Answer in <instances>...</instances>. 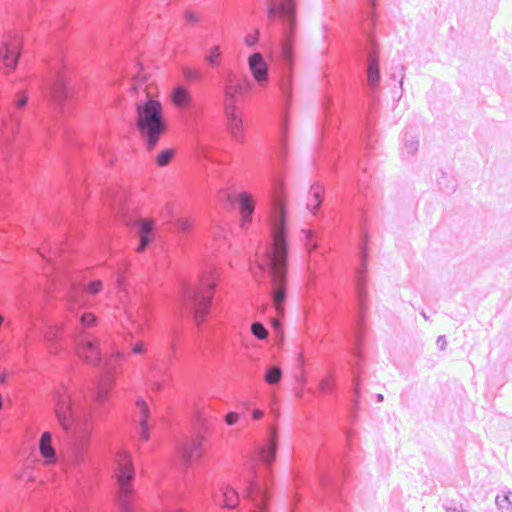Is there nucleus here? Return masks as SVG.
Masks as SVG:
<instances>
[{"mask_svg": "<svg viewBox=\"0 0 512 512\" xmlns=\"http://www.w3.org/2000/svg\"><path fill=\"white\" fill-rule=\"evenodd\" d=\"M27 102L28 97L22 92L18 93L14 103V110H22L25 108Z\"/></svg>", "mask_w": 512, "mask_h": 512, "instance_id": "obj_33", "label": "nucleus"}, {"mask_svg": "<svg viewBox=\"0 0 512 512\" xmlns=\"http://www.w3.org/2000/svg\"><path fill=\"white\" fill-rule=\"evenodd\" d=\"M191 435H185L175 446V465L182 477L184 488L178 487L171 492L161 491L160 512H244L238 509L239 492L228 484H219L217 488L208 476H203L206 455V434L209 422L203 411L194 405L190 412ZM278 449V431L267 427L265 438L253 442L244 458L238 488L251 504L245 512H269L272 497V465Z\"/></svg>", "mask_w": 512, "mask_h": 512, "instance_id": "obj_4", "label": "nucleus"}, {"mask_svg": "<svg viewBox=\"0 0 512 512\" xmlns=\"http://www.w3.org/2000/svg\"><path fill=\"white\" fill-rule=\"evenodd\" d=\"M219 272L213 265L207 266L193 283L184 277H178L175 291V305L179 314L190 318L197 329L205 333L209 318L216 313V292Z\"/></svg>", "mask_w": 512, "mask_h": 512, "instance_id": "obj_7", "label": "nucleus"}, {"mask_svg": "<svg viewBox=\"0 0 512 512\" xmlns=\"http://www.w3.org/2000/svg\"><path fill=\"white\" fill-rule=\"evenodd\" d=\"M22 38L18 33L10 35L0 49V70L12 71L16 68L21 53Z\"/></svg>", "mask_w": 512, "mask_h": 512, "instance_id": "obj_16", "label": "nucleus"}, {"mask_svg": "<svg viewBox=\"0 0 512 512\" xmlns=\"http://www.w3.org/2000/svg\"><path fill=\"white\" fill-rule=\"evenodd\" d=\"M130 235L135 230L138 237L136 250L143 252L146 249H156L157 245L163 246L165 239L157 229L156 222L144 218L134 217L130 210Z\"/></svg>", "mask_w": 512, "mask_h": 512, "instance_id": "obj_12", "label": "nucleus"}, {"mask_svg": "<svg viewBox=\"0 0 512 512\" xmlns=\"http://www.w3.org/2000/svg\"><path fill=\"white\" fill-rule=\"evenodd\" d=\"M444 509L446 512H464L462 505L453 502L444 504Z\"/></svg>", "mask_w": 512, "mask_h": 512, "instance_id": "obj_36", "label": "nucleus"}, {"mask_svg": "<svg viewBox=\"0 0 512 512\" xmlns=\"http://www.w3.org/2000/svg\"><path fill=\"white\" fill-rule=\"evenodd\" d=\"M384 400V396L382 394H377L376 395V401L377 402H382Z\"/></svg>", "mask_w": 512, "mask_h": 512, "instance_id": "obj_43", "label": "nucleus"}, {"mask_svg": "<svg viewBox=\"0 0 512 512\" xmlns=\"http://www.w3.org/2000/svg\"><path fill=\"white\" fill-rule=\"evenodd\" d=\"M142 85H143V83H135L132 75L130 74V88H129L130 97L132 96V94L138 93L139 90L142 89Z\"/></svg>", "mask_w": 512, "mask_h": 512, "instance_id": "obj_37", "label": "nucleus"}, {"mask_svg": "<svg viewBox=\"0 0 512 512\" xmlns=\"http://www.w3.org/2000/svg\"><path fill=\"white\" fill-rule=\"evenodd\" d=\"M272 326H273L276 330L281 331V327H280V325L277 323V321H276V320H273V321H272Z\"/></svg>", "mask_w": 512, "mask_h": 512, "instance_id": "obj_42", "label": "nucleus"}, {"mask_svg": "<svg viewBox=\"0 0 512 512\" xmlns=\"http://www.w3.org/2000/svg\"><path fill=\"white\" fill-rule=\"evenodd\" d=\"M182 77L187 84L190 83H199L204 79V74L201 70L184 66L181 69Z\"/></svg>", "mask_w": 512, "mask_h": 512, "instance_id": "obj_25", "label": "nucleus"}, {"mask_svg": "<svg viewBox=\"0 0 512 512\" xmlns=\"http://www.w3.org/2000/svg\"><path fill=\"white\" fill-rule=\"evenodd\" d=\"M251 332L255 338L259 340H265L268 337V330L260 322H253L251 325Z\"/></svg>", "mask_w": 512, "mask_h": 512, "instance_id": "obj_29", "label": "nucleus"}, {"mask_svg": "<svg viewBox=\"0 0 512 512\" xmlns=\"http://www.w3.org/2000/svg\"><path fill=\"white\" fill-rule=\"evenodd\" d=\"M258 399V393L254 392L250 399L240 400L236 406V411L227 413L224 417L225 423L228 426H233L238 421L247 422L249 419L257 421L260 420L264 411L256 407V400Z\"/></svg>", "mask_w": 512, "mask_h": 512, "instance_id": "obj_15", "label": "nucleus"}, {"mask_svg": "<svg viewBox=\"0 0 512 512\" xmlns=\"http://www.w3.org/2000/svg\"><path fill=\"white\" fill-rule=\"evenodd\" d=\"M368 10L363 14L366 17L364 29L365 43L359 44L361 61H365L366 86L369 90L371 101H375V93L378 91L381 81L380 66L376 41L372 30L376 26V5L377 0H367Z\"/></svg>", "mask_w": 512, "mask_h": 512, "instance_id": "obj_9", "label": "nucleus"}, {"mask_svg": "<svg viewBox=\"0 0 512 512\" xmlns=\"http://www.w3.org/2000/svg\"><path fill=\"white\" fill-rule=\"evenodd\" d=\"M208 236L213 238L216 242L226 243L229 237V230L225 224H222L215 219H211L209 229L207 230Z\"/></svg>", "mask_w": 512, "mask_h": 512, "instance_id": "obj_21", "label": "nucleus"}, {"mask_svg": "<svg viewBox=\"0 0 512 512\" xmlns=\"http://www.w3.org/2000/svg\"><path fill=\"white\" fill-rule=\"evenodd\" d=\"M245 44L247 47H254L260 41V31L259 29H255L253 33H250L245 36Z\"/></svg>", "mask_w": 512, "mask_h": 512, "instance_id": "obj_31", "label": "nucleus"}, {"mask_svg": "<svg viewBox=\"0 0 512 512\" xmlns=\"http://www.w3.org/2000/svg\"><path fill=\"white\" fill-rule=\"evenodd\" d=\"M321 136L314 158L318 172L332 173L338 169L343 150L348 154L350 188L341 199L338 211L330 210L324 216L322 204L324 187L320 182L311 185L306 208L321 224L303 229V240L308 253L305 314L309 318L319 315L325 320L334 313L345 317V338L352 360L351 389H361L360 365L363 361L362 345L366 326V276L369 258V235L366 228L365 206L368 196L367 167L358 156V150L373 148L372 121L361 115L353 138L340 128V114L344 111L343 98L338 91L329 89L323 98Z\"/></svg>", "mask_w": 512, "mask_h": 512, "instance_id": "obj_1", "label": "nucleus"}, {"mask_svg": "<svg viewBox=\"0 0 512 512\" xmlns=\"http://www.w3.org/2000/svg\"><path fill=\"white\" fill-rule=\"evenodd\" d=\"M186 21L190 24H196L198 22V17L193 12H187L185 14Z\"/></svg>", "mask_w": 512, "mask_h": 512, "instance_id": "obj_39", "label": "nucleus"}, {"mask_svg": "<svg viewBox=\"0 0 512 512\" xmlns=\"http://www.w3.org/2000/svg\"><path fill=\"white\" fill-rule=\"evenodd\" d=\"M206 64L218 74V81L225 94L224 115L227 131L193 97L187 85L176 83L170 92V101L179 112L186 128L194 141V150L198 159H206L212 164H223L229 159L224 152L227 147L225 135L229 133L237 142L244 141L246 124L237 105L243 93L240 80L222 66V53L219 46H213L205 55Z\"/></svg>", "mask_w": 512, "mask_h": 512, "instance_id": "obj_6", "label": "nucleus"}, {"mask_svg": "<svg viewBox=\"0 0 512 512\" xmlns=\"http://www.w3.org/2000/svg\"><path fill=\"white\" fill-rule=\"evenodd\" d=\"M347 477L346 469L339 466L336 459L330 455H327L325 459L317 460L316 471L310 477L307 478L300 472L294 473L293 481L297 491L292 498L291 512H295L296 506L301 501L302 495L299 489L302 485L307 486L309 490L316 486L326 496L334 498L335 509L341 511L343 507H346L341 495V486Z\"/></svg>", "mask_w": 512, "mask_h": 512, "instance_id": "obj_8", "label": "nucleus"}, {"mask_svg": "<svg viewBox=\"0 0 512 512\" xmlns=\"http://www.w3.org/2000/svg\"><path fill=\"white\" fill-rule=\"evenodd\" d=\"M129 1H130V8H131L132 7V3H131L132 0H129Z\"/></svg>", "mask_w": 512, "mask_h": 512, "instance_id": "obj_49", "label": "nucleus"}, {"mask_svg": "<svg viewBox=\"0 0 512 512\" xmlns=\"http://www.w3.org/2000/svg\"><path fill=\"white\" fill-rule=\"evenodd\" d=\"M134 474H135V469H134V466H133V463H132V459L130 458V472H129L130 483L133 480ZM132 498H133L132 497V487L130 486V512H135L134 506H133V499Z\"/></svg>", "mask_w": 512, "mask_h": 512, "instance_id": "obj_35", "label": "nucleus"}, {"mask_svg": "<svg viewBox=\"0 0 512 512\" xmlns=\"http://www.w3.org/2000/svg\"><path fill=\"white\" fill-rule=\"evenodd\" d=\"M268 43L261 44L279 72L280 135L270 156L267 213H287L283 168L287 157L288 111L293 99L296 0H265Z\"/></svg>", "mask_w": 512, "mask_h": 512, "instance_id": "obj_5", "label": "nucleus"}, {"mask_svg": "<svg viewBox=\"0 0 512 512\" xmlns=\"http://www.w3.org/2000/svg\"><path fill=\"white\" fill-rule=\"evenodd\" d=\"M133 323L132 314L130 313V326ZM146 351V345L143 342L132 343V331L130 330V354H143Z\"/></svg>", "mask_w": 512, "mask_h": 512, "instance_id": "obj_30", "label": "nucleus"}, {"mask_svg": "<svg viewBox=\"0 0 512 512\" xmlns=\"http://www.w3.org/2000/svg\"><path fill=\"white\" fill-rule=\"evenodd\" d=\"M7 379H8V375L3 373V374H0V383L1 384H4L7 382Z\"/></svg>", "mask_w": 512, "mask_h": 512, "instance_id": "obj_41", "label": "nucleus"}, {"mask_svg": "<svg viewBox=\"0 0 512 512\" xmlns=\"http://www.w3.org/2000/svg\"><path fill=\"white\" fill-rule=\"evenodd\" d=\"M117 283H118V286L122 289V290H125V283H124V279L122 276H117Z\"/></svg>", "mask_w": 512, "mask_h": 512, "instance_id": "obj_40", "label": "nucleus"}, {"mask_svg": "<svg viewBox=\"0 0 512 512\" xmlns=\"http://www.w3.org/2000/svg\"><path fill=\"white\" fill-rule=\"evenodd\" d=\"M75 319L77 326L74 328L45 323L42 332L50 353L71 347L93 369L91 375L81 383H62L53 392L55 417L68 438L71 455L61 457L57 453L52 444L53 435L49 431L43 432L40 437L39 452L45 465H55L62 470L68 465L79 468L75 495L84 499L94 485V479L88 471L92 422L98 410L108 406L111 389L124 356L118 350L113 351L109 358L102 355L97 340L85 331L97 321L93 314L75 313Z\"/></svg>", "mask_w": 512, "mask_h": 512, "instance_id": "obj_2", "label": "nucleus"}, {"mask_svg": "<svg viewBox=\"0 0 512 512\" xmlns=\"http://www.w3.org/2000/svg\"><path fill=\"white\" fill-rule=\"evenodd\" d=\"M447 179V173L441 172V177L437 180L438 185L440 186V189L444 190L446 193H451L455 190V184L454 181H452L451 185H445L443 186V181Z\"/></svg>", "mask_w": 512, "mask_h": 512, "instance_id": "obj_32", "label": "nucleus"}, {"mask_svg": "<svg viewBox=\"0 0 512 512\" xmlns=\"http://www.w3.org/2000/svg\"><path fill=\"white\" fill-rule=\"evenodd\" d=\"M136 425L137 433L142 441H147L152 428V417L149 405L145 399L138 397L135 402V412L130 414V426Z\"/></svg>", "mask_w": 512, "mask_h": 512, "instance_id": "obj_17", "label": "nucleus"}, {"mask_svg": "<svg viewBox=\"0 0 512 512\" xmlns=\"http://www.w3.org/2000/svg\"><path fill=\"white\" fill-rule=\"evenodd\" d=\"M219 202L225 209L237 210L240 215V226L246 230L252 222L255 201L248 192L237 194L231 188H225L217 195Z\"/></svg>", "mask_w": 512, "mask_h": 512, "instance_id": "obj_11", "label": "nucleus"}, {"mask_svg": "<svg viewBox=\"0 0 512 512\" xmlns=\"http://www.w3.org/2000/svg\"><path fill=\"white\" fill-rule=\"evenodd\" d=\"M137 118L139 131L152 150L166 131L161 102L146 93V100L137 105Z\"/></svg>", "mask_w": 512, "mask_h": 512, "instance_id": "obj_10", "label": "nucleus"}, {"mask_svg": "<svg viewBox=\"0 0 512 512\" xmlns=\"http://www.w3.org/2000/svg\"><path fill=\"white\" fill-rule=\"evenodd\" d=\"M171 350H172V353L175 354L176 353V350H175V344L172 343L171 344Z\"/></svg>", "mask_w": 512, "mask_h": 512, "instance_id": "obj_45", "label": "nucleus"}, {"mask_svg": "<svg viewBox=\"0 0 512 512\" xmlns=\"http://www.w3.org/2000/svg\"><path fill=\"white\" fill-rule=\"evenodd\" d=\"M162 224L174 236L179 237L181 243L189 239L200 240L201 234L204 233V230L200 231L196 227L192 219L177 216L170 208H167L165 214L162 215Z\"/></svg>", "mask_w": 512, "mask_h": 512, "instance_id": "obj_14", "label": "nucleus"}, {"mask_svg": "<svg viewBox=\"0 0 512 512\" xmlns=\"http://www.w3.org/2000/svg\"><path fill=\"white\" fill-rule=\"evenodd\" d=\"M4 318L0 315V326L2 325Z\"/></svg>", "mask_w": 512, "mask_h": 512, "instance_id": "obj_47", "label": "nucleus"}, {"mask_svg": "<svg viewBox=\"0 0 512 512\" xmlns=\"http://www.w3.org/2000/svg\"><path fill=\"white\" fill-rule=\"evenodd\" d=\"M436 345L440 351H444L447 347V339L445 335L438 336Z\"/></svg>", "mask_w": 512, "mask_h": 512, "instance_id": "obj_38", "label": "nucleus"}, {"mask_svg": "<svg viewBox=\"0 0 512 512\" xmlns=\"http://www.w3.org/2000/svg\"><path fill=\"white\" fill-rule=\"evenodd\" d=\"M421 315L422 317L425 319V320H428L429 317L426 315V313L424 311L421 312Z\"/></svg>", "mask_w": 512, "mask_h": 512, "instance_id": "obj_44", "label": "nucleus"}, {"mask_svg": "<svg viewBox=\"0 0 512 512\" xmlns=\"http://www.w3.org/2000/svg\"><path fill=\"white\" fill-rule=\"evenodd\" d=\"M419 137L414 129H406L403 133V149L408 155H414L418 151Z\"/></svg>", "mask_w": 512, "mask_h": 512, "instance_id": "obj_23", "label": "nucleus"}, {"mask_svg": "<svg viewBox=\"0 0 512 512\" xmlns=\"http://www.w3.org/2000/svg\"><path fill=\"white\" fill-rule=\"evenodd\" d=\"M283 372L282 369L278 365H269L267 366L264 373V381L270 385H278L282 380Z\"/></svg>", "mask_w": 512, "mask_h": 512, "instance_id": "obj_24", "label": "nucleus"}, {"mask_svg": "<svg viewBox=\"0 0 512 512\" xmlns=\"http://www.w3.org/2000/svg\"><path fill=\"white\" fill-rule=\"evenodd\" d=\"M102 200L114 218H122L126 216V196L125 192L118 187H110L102 191Z\"/></svg>", "mask_w": 512, "mask_h": 512, "instance_id": "obj_18", "label": "nucleus"}, {"mask_svg": "<svg viewBox=\"0 0 512 512\" xmlns=\"http://www.w3.org/2000/svg\"><path fill=\"white\" fill-rule=\"evenodd\" d=\"M29 305H30V302L28 299L26 298H23V297H19L17 299V306H18V309L20 311H22L23 313H27V314H31V312L29 311Z\"/></svg>", "mask_w": 512, "mask_h": 512, "instance_id": "obj_34", "label": "nucleus"}, {"mask_svg": "<svg viewBox=\"0 0 512 512\" xmlns=\"http://www.w3.org/2000/svg\"><path fill=\"white\" fill-rule=\"evenodd\" d=\"M495 502L500 510L512 511V492L508 491L502 496L497 495Z\"/></svg>", "mask_w": 512, "mask_h": 512, "instance_id": "obj_28", "label": "nucleus"}, {"mask_svg": "<svg viewBox=\"0 0 512 512\" xmlns=\"http://www.w3.org/2000/svg\"><path fill=\"white\" fill-rule=\"evenodd\" d=\"M164 363H160L158 361L150 360L149 361V367L155 375L151 376V380H153V385L155 389L160 390L163 388L164 384L166 383L168 376L166 375V372L164 371Z\"/></svg>", "mask_w": 512, "mask_h": 512, "instance_id": "obj_22", "label": "nucleus"}, {"mask_svg": "<svg viewBox=\"0 0 512 512\" xmlns=\"http://www.w3.org/2000/svg\"><path fill=\"white\" fill-rule=\"evenodd\" d=\"M111 469L115 479V498L121 512H128V454L125 451L112 455Z\"/></svg>", "mask_w": 512, "mask_h": 512, "instance_id": "obj_13", "label": "nucleus"}, {"mask_svg": "<svg viewBox=\"0 0 512 512\" xmlns=\"http://www.w3.org/2000/svg\"><path fill=\"white\" fill-rule=\"evenodd\" d=\"M318 389L322 394H332L336 390V381L332 374L326 375L318 383Z\"/></svg>", "mask_w": 512, "mask_h": 512, "instance_id": "obj_26", "label": "nucleus"}, {"mask_svg": "<svg viewBox=\"0 0 512 512\" xmlns=\"http://www.w3.org/2000/svg\"><path fill=\"white\" fill-rule=\"evenodd\" d=\"M404 75H402L401 80L399 81L400 86H402Z\"/></svg>", "mask_w": 512, "mask_h": 512, "instance_id": "obj_48", "label": "nucleus"}, {"mask_svg": "<svg viewBox=\"0 0 512 512\" xmlns=\"http://www.w3.org/2000/svg\"><path fill=\"white\" fill-rule=\"evenodd\" d=\"M226 185H229V182H226ZM225 188H230V187H229V186H225V187H223L222 189H220V190L218 191V193H219L220 191H222L223 189H225Z\"/></svg>", "mask_w": 512, "mask_h": 512, "instance_id": "obj_46", "label": "nucleus"}, {"mask_svg": "<svg viewBox=\"0 0 512 512\" xmlns=\"http://www.w3.org/2000/svg\"><path fill=\"white\" fill-rule=\"evenodd\" d=\"M38 0H25V2L19 7L17 12L18 27L24 29L27 24V20L31 18V15L37 9Z\"/></svg>", "mask_w": 512, "mask_h": 512, "instance_id": "obj_20", "label": "nucleus"}, {"mask_svg": "<svg viewBox=\"0 0 512 512\" xmlns=\"http://www.w3.org/2000/svg\"><path fill=\"white\" fill-rule=\"evenodd\" d=\"M41 88L51 109L43 122L45 137L61 142L69 154L68 174L73 182L71 190L75 198V212L57 216L54 224L58 226L59 235L45 239L37 248V255L45 264L43 274L48 287L43 292L44 296L59 297L71 310H75L86 304V294L95 295L102 289L101 281L86 284L82 273L69 266L74 242L82 233L79 206L87 193L84 158L91 152L97 153L107 165H113L114 158L106 151L102 138L90 136L84 140L76 135L68 122L67 116L74 105V94L69 84H42Z\"/></svg>", "mask_w": 512, "mask_h": 512, "instance_id": "obj_3", "label": "nucleus"}, {"mask_svg": "<svg viewBox=\"0 0 512 512\" xmlns=\"http://www.w3.org/2000/svg\"><path fill=\"white\" fill-rule=\"evenodd\" d=\"M176 151L173 148L163 149L156 156L155 162L158 166L164 167L167 166L171 160L174 158Z\"/></svg>", "mask_w": 512, "mask_h": 512, "instance_id": "obj_27", "label": "nucleus"}, {"mask_svg": "<svg viewBox=\"0 0 512 512\" xmlns=\"http://www.w3.org/2000/svg\"><path fill=\"white\" fill-rule=\"evenodd\" d=\"M248 65L255 81L260 86L269 82V63L260 52H254L248 58Z\"/></svg>", "mask_w": 512, "mask_h": 512, "instance_id": "obj_19", "label": "nucleus"}]
</instances>
